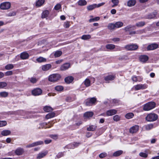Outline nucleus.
Here are the masks:
<instances>
[{
    "mask_svg": "<svg viewBox=\"0 0 159 159\" xmlns=\"http://www.w3.org/2000/svg\"><path fill=\"white\" fill-rule=\"evenodd\" d=\"M61 76L58 74H53L50 75L48 80L51 82H56L60 80Z\"/></svg>",
    "mask_w": 159,
    "mask_h": 159,
    "instance_id": "obj_1",
    "label": "nucleus"
},
{
    "mask_svg": "<svg viewBox=\"0 0 159 159\" xmlns=\"http://www.w3.org/2000/svg\"><path fill=\"white\" fill-rule=\"evenodd\" d=\"M36 61L39 63H41L46 61V59L42 57H39L37 58Z\"/></svg>",
    "mask_w": 159,
    "mask_h": 159,
    "instance_id": "obj_29",
    "label": "nucleus"
},
{
    "mask_svg": "<svg viewBox=\"0 0 159 159\" xmlns=\"http://www.w3.org/2000/svg\"><path fill=\"white\" fill-rule=\"evenodd\" d=\"M111 2L113 3L112 7H114L117 6L119 4V1L118 0H111Z\"/></svg>",
    "mask_w": 159,
    "mask_h": 159,
    "instance_id": "obj_42",
    "label": "nucleus"
},
{
    "mask_svg": "<svg viewBox=\"0 0 159 159\" xmlns=\"http://www.w3.org/2000/svg\"><path fill=\"white\" fill-rule=\"evenodd\" d=\"M136 3V1L135 0H129L127 2V5L129 7H131L134 6Z\"/></svg>",
    "mask_w": 159,
    "mask_h": 159,
    "instance_id": "obj_21",
    "label": "nucleus"
},
{
    "mask_svg": "<svg viewBox=\"0 0 159 159\" xmlns=\"http://www.w3.org/2000/svg\"><path fill=\"white\" fill-rule=\"evenodd\" d=\"M158 117L157 115L154 113H150L146 117V119L149 121H153L157 120Z\"/></svg>",
    "mask_w": 159,
    "mask_h": 159,
    "instance_id": "obj_3",
    "label": "nucleus"
},
{
    "mask_svg": "<svg viewBox=\"0 0 159 159\" xmlns=\"http://www.w3.org/2000/svg\"><path fill=\"white\" fill-rule=\"evenodd\" d=\"M52 66L51 64H47L42 66V69L44 71H47L52 68Z\"/></svg>",
    "mask_w": 159,
    "mask_h": 159,
    "instance_id": "obj_13",
    "label": "nucleus"
},
{
    "mask_svg": "<svg viewBox=\"0 0 159 159\" xmlns=\"http://www.w3.org/2000/svg\"><path fill=\"white\" fill-rule=\"evenodd\" d=\"M45 0H38L36 3V6L39 7L42 6L44 3Z\"/></svg>",
    "mask_w": 159,
    "mask_h": 159,
    "instance_id": "obj_23",
    "label": "nucleus"
},
{
    "mask_svg": "<svg viewBox=\"0 0 159 159\" xmlns=\"http://www.w3.org/2000/svg\"><path fill=\"white\" fill-rule=\"evenodd\" d=\"M7 85V84L5 82H0V89L3 88Z\"/></svg>",
    "mask_w": 159,
    "mask_h": 159,
    "instance_id": "obj_49",
    "label": "nucleus"
},
{
    "mask_svg": "<svg viewBox=\"0 0 159 159\" xmlns=\"http://www.w3.org/2000/svg\"><path fill=\"white\" fill-rule=\"evenodd\" d=\"M135 27L134 26H132L131 25H129L127 26L125 28L124 30H125V31L126 32L129 31H130L132 27Z\"/></svg>",
    "mask_w": 159,
    "mask_h": 159,
    "instance_id": "obj_41",
    "label": "nucleus"
},
{
    "mask_svg": "<svg viewBox=\"0 0 159 159\" xmlns=\"http://www.w3.org/2000/svg\"><path fill=\"white\" fill-rule=\"evenodd\" d=\"M42 92V91L40 89L36 88L32 91V93L34 96H38L40 95Z\"/></svg>",
    "mask_w": 159,
    "mask_h": 159,
    "instance_id": "obj_8",
    "label": "nucleus"
},
{
    "mask_svg": "<svg viewBox=\"0 0 159 159\" xmlns=\"http://www.w3.org/2000/svg\"><path fill=\"white\" fill-rule=\"evenodd\" d=\"M156 106L154 102H149L144 105L143 109L144 111H149L154 108Z\"/></svg>",
    "mask_w": 159,
    "mask_h": 159,
    "instance_id": "obj_2",
    "label": "nucleus"
},
{
    "mask_svg": "<svg viewBox=\"0 0 159 159\" xmlns=\"http://www.w3.org/2000/svg\"><path fill=\"white\" fill-rule=\"evenodd\" d=\"M138 46L136 44L128 45L125 46V48L128 50H135L137 49Z\"/></svg>",
    "mask_w": 159,
    "mask_h": 159,
    "instance_id": "obj_6",
    "label": "nucleus"
},
{
    "mask_svg": "<svg viewBox=\"0 0 159 159\" xmlns=\"http://www.w3.org/2000/svg\"><path fill=\"white\" fill-rule=\"evenodd\" d=\"M135 90H138L140 89H144L147 88V84H138L134 86Z\"/></svg>",
    "mask_w": 159,
    "mask_h": 159,
    "instance_id": "obj_7",
    "label": "nucleus"
},
{
    "mask_svg": "<svg viewBox=\"0 0 159 159\" xmlns=\"http://www.w3.org/2000/svg\"><path fill=\"white\" fill-rule=\"evenodd\" d=\"M24 152V150L23 148H19L15 150V153L16 155L20 156L22 155Z\"/></svg>",
    "mask_w": 159,
    "mask_h": 159,
    "instance_id": "obj_14",
    "label": "nucleus"
},
{
    "mask_svg": "<svg viewBox=\"0 0 159 159\" xmlns=\"http://www.w3.org/2000/svg\"><path fill=\"white\" fill-rule=\"evenodd\" d=\"M116 28H119L121 27L123 25V23L121 21L117 22L115 24Z\"/></svg>",
    "mask_w": 159,
    "mask_h": 159,
    "instance_id": "obj_26",
    "label": "nucleus"
},
{
    "mask_svg": "<svg viewBox=\"0 0 159 159\" xmlns=\"http://www.w3.org/2000/svg\"><path fill=\"white\" fill-rule=\"evenodd\" d=\"M0 95L2 97H6L8 95V93L6 92H2L0 93Z\"/></svg>",
    "mask_w": 159,
    "mask_h": 159,
    "instance_id": "obj_43",
    "label": "nucleus"
},
{
    "mask_svg": "<svg viewBox=\"0 0 159 159\" xmlns=\"http://www.w3.org/2000/svg\"><path fill=\"white\" fill-rule=\"evenodd\" d=\"M123 151L122 150H118L114 152L113 156L114 157H118L123 153Z\"/></svg>",
    "mask_w": 159,
    "mask_h": 159,
    "instance_id": "obj_24",
    "label": "nucleus"
},
{
    "mask_svg": "<svg viewBox=\"0 0 159 159\" xmlns=\"http://www.w3.org/2000/svg\"><path fill=\"white\" fill-rule=\"evenodd\" d=\"M70 67V64L69 63H66L62 65L60 67L61 70H65Z\"/></svg>",
    "mask_w": 159,
    "mask_h": 159,
    "instance_id": "obj_11",
    "label": "nucleus"
},
{
    "mask_svg": "<svg viewBox=\"0 0 159 159\" xmlns=\"http://www.w3.org/2000/svg\"><path fill=\"white\" fill-rule=\"evenodd\" d=\"M44 110L47 112L52 111L53 110L52 108L50 106H45L43 108Z\"/></svg>",
    "mask_w": 159,
    "mask_h": 159,
    "instance_id": "obj_32",
    "label": "nucleus"
},
{
    "mask_svg": "<svg viewBox=\"0 0 159 159\" xmlns=\"http://www.w3.org/2000/svg\"><path fill=\"white\" fill-rule=\"evenodd\" d=\"M61 7V5L60 4H57L54 7V9L55 10H59Z\"/></svg>",
    "mask_w": 159,
    "mask_h": 159,
    "instance_id": "obj_58",
    "label": "nucleus"
},
{
    "mask_svg": "<svg viewBox=\"0 0 159 159\" xmlns=\"http://www.w3.org/2000/svg\"><path fill=\"white\" fill-rule=\"evenodd\" d=\"M11 6V3L9 2H6L0 4V8L2 10H7L9 9Z\"/></svg>",
    "mask_w": 159,
    "mask_h": 159,
    "instance_id": "obj_5",
    "label": "nucleus"
},
{
    "mask_svg": "<svg viewBox=\"0 0 159 159\" xmlns=\"http://www.w3.org/2000/svg\"><path fill=\"white\" fill-rule=\"evenodd\" d=\"M48 152L47 151L39 153L37 155V158L40 159L45 156L48 153Z\"/></svg>",
    "mask_w": 159,
    "mask_h": 159,
    "instance_id": "obj_19",
    "label": "nucleus"
},
{
    "mask_svg": "<svg viewBox=\"0 0 159 159\" xmlns=\"http://www.w3.org/2000/svg\"><path fill=\"white\" fill-rule=\"evenodd\" d=\"M117 113V111L115 109H111L107 111L106 112V115L107 116H112Z\"/></svg>",
    "mask_w": 159,
    "mask_h": 159,
    "instance_id": "obj_12",
    "label": "nucleus"
},
{
    "mask_svg": "<svg viewBox=\"0 0 159 159\" xmlns=\"http://www.w3.org/2000/svg\"><path fill=\"white\" fill-rule=\"evenodd\" d=\"M7 124V122L6 121L0 120V127H3L6 125Z\"/></svg>",
    "mask_w": 159,
    "mask_h": 159,
    "instance_id": "obj_51",
    "label": "nucleus"
},
{
    "mask_svg": "<svg viewBox=\"0 0 159 159\" xmlns=\"http://www.w3.org/2000/svg\"><path fill=\"white\" fill-rule=\"evenodd\" d=\"M91 38L90 35H84L81 37V39L84 40H87Z\"/></svg>",
    "mask_w": 159,
    "mask_h": 159,
    "instance_id": "obj_39",
    "label": "nucleus"
},
{
    "mask_svg": "<svg viewBox=\"0 0 159 159\" xmlns=\"http://www.w3.org/2000/svg\"><path fill=\"white\" fill-rule=\"evenodd\" d=\"M115 46L112 44H109L106 45V48L107 49L112 50L115 48Z\"/></svg>",
    "mask_w": 159,
    "mask_h": 159,
    "instance_id": "obj_37",
    "label": "nucleus"
},
{
    "mask_svg": "<svg viewBox=\"0 0 159 159\" xmlns=\"http://www.w3.org/2000/svg\"><path fill=\"white\" fill-rule=\"evenodd\" d=\"M120 117L118 115H116L113 117V120L116 121H118L120 120Z\"/></svg>",
    "mask_w": 159,
    "mask_h": 159,
    "instance_id": "obj_46",
    "label": "nucleus"
},
{
    "mask_svg": "<svg viewBox=\"0 0 159 159\" xmlns=\"http://www.w3.org/2000/svg\"><path fill=\"white\" fill-rule=\"evenodd\" d=\"M13 72L12 71H8L5 72V74L6 76H9L12 75Z\"/></svg>",
    "mask_w": 159,
    "mask_h": 159,
    "instance_id": "obj_57",
    "label": "nucleus"
},
{
    "mask_svg": "<svg viewBox=\"0 0 159 159\" xmlns=\"http://www.w3.org/2000/svg\"><path fill=\"white\" fill-rule=\"evenodd\" d=\"M30 80L31 83L34 84L36 83L38 80L35 78L32 77Z\"/></svg>",
    "mask_w": 159,
    "mask_h": 159,
    "instance_id": "obj_53",
    "label": "nucleus"
},
{
    "mask_svg": "<svg viewBox=\"0 0 159 159\" xmlns=\"http://www.w3.org/2000/svg\"><path fill=\"white\" fill-rule=\"evenodd\" d=\"M62 54V52L60 51H56L54 53V56L56 57H57L60 56Z\"/></svg>",
    "mask_w": 159,
    "mask_h": 159,
    "instance_id": "obj_38",
    "label": "nucleus"
},
{
    "mask_svg": "<svg viewBox=\"0 0 159 159\" xmlns=\"http://www.w3.org/2000/svg\"><path fill=\"white\" fill-rule=\"evenodd\" d=\"M93 114V113L92 111H87L84 114V116L85 118H89L92 117Z\"/></svg>",
    "mask_w": 159,
    "mask_h": 159,
    "instance_id": "obj_15",
    "label": "nucleus"
},
{
    "mask_svg": "<svg viewBox=\"0 0 159 159\" xmlns=\"http://www.w3.org/2000/svg\"><path fill=\"white\" fill-rule=\"evenodd\" d=\"M153 127V125L152 124H149L146 126V129L147 130H149L152 129Z\"/></svg>",
    "mask_w": 159,
    "mask_h": 159,
    "instance_id": "obj_56",
    "label": "nucleus"
},
{
    "mask_svg": "<svg viewBox=\"0 0 159 159\" xmlns=\"http://www.w3.org/2000/svg\"><path fill=\"white\" fill-rule=\"evenodd\" d=\"M157 15V12H153L148 15L147 16V18L148 19H152L154 18Z\"/></svg>",
    "mask_w": 159,
    "mask_h": 159,
    "instance_id": "obj_20",
    "label": "nucleus"
},
{
    "mask_svg": "<svg viewBox=\"0 0 159 159\" xmlns=\"http://www.w3.org/2000/svg\"><path fill=\"white\" fill-rule=\"evenodd\" d=\"M140 61L143 63L145 62L148 59V57L146 55H142L139 57Z\"/></svg>",
    "mask_w": 159,
    "mask_h": 159,
    "instance_id": "obj_16",
    "label": "nucleus"
},
{
    "mask_svg": "<svg viewBox=\"0 0 159 159\" xmlns=\"http://www.w3.org/2000/svg\"><path fill=\"white\" fill-rule=\"evenodd\" d=\"M78 4L80 6H84L87 4V2L85 0H80L78 2Z\"/></svg>",
    "mask_w": 159,
    "mask_h": 159,
    "instance_id": "obj_28",
    "label": "nucleus"
},
{
    "mask_svg": "<svg viewBox=\"0 0 159 159\" xmlns=\"http://www.w3.org/2000/svg\"><path fill=\"white\" fill-rule=\"evenodd\" d=\"M14 68V66L12 64H8L6 65L5 68L7 70H10Z\"/></svg>",
    "mask_w": 159,
    "mask_h": 159,
    "instance_id": "obj_35",
    "label": "nucleus"
},
{
    "mask_svg": "<svg viewBox=\"0 0 159 159\" xmlns=\"http://www.w3.org/2000/svg\"><path fill=\"white\" fill-rule=\"evenodd\" d=\"M35 146L42 144L43 143V142L42 141H39L34 143Z\"/></svg>",
    "mask_w": 159,
    "mask_h": 159,
    "instance_id": "obj_54",
    "label": "nucleus"
},
{
    "mask_svg": "<svg viewBox=\"0 0 159 159\" xmlns=\"http://www.w3.org/2000/svg\"><path fill=\"white\" fill-rule=\"evenodd\" d=\"M139 127L138 125H134L131 127L129 129V132L131 133H136L139 129Z\"/></svg>",
    "mask_w": 159,
    "mask_h": 159,
    "instance_id": "obj_10",
    "label": "nucleus"
},
{
    "mask_svg": "<svg viewBox=\"0 0 159 159\" xmlns=\"http://www.w3.org/2000/svg\"><path fill=\"white\" fill-rule=\"evenodd\" d=\"M97 101L95 98L93 97L88 99L85 101V105L87 106H91L94 104Z\"/></svg>",
    "mask_w": 159,
    "mask_h": 159,
    "instance_id": "obj_4",
    "label": "nucleus"
},
{
    "mask_svg": "<svg viewBox=\"0 0 159 159\" xmlns=\"http://www.w3.org/2000/svg\"><path fill=\"white\" fill-rule=\"evenodd\" d=\"M145 25V22L144 21H141L137 23L136 24V26L137 27H142Z\"/></svg>",
    "mask_w": 159,
    "mask_h": 159,
    "instance_id": "obj_40",
    "label": "nucleus"
},
{
    "mask_svg": "<svg viewBox=\"0 0 159 159\" xmlns=\"http://www.w3.org/2000/svg\"><path fill=\"white\" fill-rule=\"evenodd\" d=\"M158 45L156 43L148 45L147 48L148 50H153L158 48Z\"/></svg>",
    "mask_w": 159,
    "mask_h": 159,
    "instance_id": "obj_9",
    "label": "nucleus"
},
{
    "mask_svg": "<svg viewBox=\"0 0 159 159\" xmlns=\"http://www.w3.org/2000/svg\"><path fill=\"white\" fill-rule=\"evenodd\" d=\"M11 131L9 130H4L1 132V134L3 136H7L11 134Z\"/></svg>",
    "mask_w": 159,
    "mask_h": 159,
    "instance_id": "obj_30",
    "label": "nucleus"
},
{
    "mask_svg": "<svg viewBox=\"0 0 159 159\" xmlns=\"http://www.w3.org/2000/svg\"><path fill=\"white\" fill-rule=\"evenodd\" d=\"M96 4H94L93 5H90L88 6L87 7V9L88 11H91L96 8Z\"/></svg>",
    "mask_w": 159,
    "mask_h": 159,
    "instance_id": "obj_25",
    "label": "nucleus"
},
{
    "mask_svg": "<svg viewBox=\"0 0 159 159\" xmlns=\"http://www.w3.org/2000/svg\"><path fill=\"white\" fill-rule=\"evenodd\" d=\"M84 84L86 87H89L90 85V81L89 79H86L84 81Z\"/></svg>",
    "mask_w": 159,
    "mask_h": 159,
    "instance_id": "obj_44",
    "label": "nucleus"
},
{
    "mask_svg": "<svg viewBox=\"0 0 159 159\" xmlns=\"http://www.w3.org/2000/svg\"><path fill=\"white\" fill-rule=\"evenodd\" d=\"M139 155L141 157L144 158H146L148 157V154L147 153L144 152H140Z\"/></svg>",
    "mask_w": 159,
    "mask_h": 159,
    "instance_id": "obj_55",
    "label": "nucleus"
},
{
    "mask_svg": "<svg viewBox=\"0 0 159 159\" xmlns=\"http://www.w3.org/2000/svg\"><path fill=\"white\" fill-rule=\"evenodd\" d=\"M81 143L80 142H74L73 143L72 145L74 147H77Z\"/></svg>",
    "mask_w": 159,
    "mask_h": 159,
    "instance_id": "obj_59",
    "label": "nucleus"
},
{
    "mask_svg": "<svg viewBox=\"0 0 159 159\" xmlns=\"http://www.w3.org/2000/svg\"><path fill=\"white\" fill-rule=\"evenodd\" d=\"M63 153L59 152L57 155L56 156L58 158H59L63 156Z\"/></svg>",
    "mask_w": 159,
    "mask_h": 159,
    "instance_id": "obj_60",
    "label": "nucleus"
},
{
    "mask_svg": "<svg viewBox=\"0 0 159 159\" xmlns=\"http://www.w3.org/2000/svg\"><path fill=\"white\" fill-rule=\"evenodd\" d=\"M51 138H53L55 139H57V135L56 134L51 135L50 136Z\"/></svg>",
    "mask_w": 159,
    "mask_h": 159,
    "instance_id": "obj_63",
    "label": "nucleus"
},
{
    "mask_svg": "<svg viewBox=\"0 0 159 159\" xmlns=\"http://www.w3.org/2000/svg\"><path fill=\"white\" fill-rule=\"evenodd\" d=\"M29 57V54L26 52H23L21 53L20 57L22 59H28Z\"/></svg>",
    "mask_w": 159,
    "mask_h": 159,
    "instance_id": "obj_17",
    "label": "nucleus"
},
{
    "mask_svg": "<svg viewBox=\"0 0 159 159\" xmlns=\"http://www.w3.org/2000/svg\"><path fill=\"white\" fill-rule=\"evenodd\" d=\"M132 80L134 82H137L138 81L137 77V76H134L132 77Z\"/></svg>",
    "mask_w": 159,
    "mask_h": 159,
    "instance_id": "obj_64",
    "label": "nucleus"
},
{
    "mask_svg": "<svg viewBox=\"0 0 159 159\" xmlns=\"http://www.w3.org/2000/svg\"><path fill=\"white\" fill-rule=\"evenodd\" d=\"M107 153L104 152L102 153L101 154H100L99 155V157L100 158H103L105 157H106L107 156Z\"/></svg>",
    "mask_w": 159,
    "mask_h": 159,
    "instance_id": "obj_52",
    "label": "nucleus"
},
{
    "mask_svg": "<svg viewBox=\"0 0 159 159\" xmlns=\"http://www.w3.org/2000/svg\"><path fill=\"white\" fill-rule=\"evenodd\" d=\"M64 27L66 28H68L70 26L69 22H66L64 23Z\"/></svg>",
    "mask_w": 159,
    "mask_h": 159,
    "instance_id": "obj_61",
    "label": "nucleus"
},
{
    "mask_svg": "<svg viewBox=\"0 0 159 159\" xmlns=\"http://www.w3.org/2000/svg\"><path fill=\"white\" fill-rule=\"evenodd\" d=\"M134 116V114L132 113H127L125 116V117L128 119L132 118Z\"/></svg>",
    "mask_w": 159,
    "mask_h": 159,
    "instance_id": "obj_36",
    "label": "nucleus"
},
{
    "mask_svg": "<svg viewBox=\"0 0 159 159\" xmlns=\"http://www.w3.org/2000/svg\"><path fill=\"white\" fill-rule=\"evenodd\" d=\"M119 60L120 61L126 60L129 59L127 56H123L122 57H119L118 58Z\"/></svg>",
    "mask_w": 159,
    "mask_h": 159,
    "instance_id": "obj_47",
    "label": "nucleus"
},
{
    "mask_svg": "<svg viewBox=\"0 0 159 159\" xmlns=\"http://www.w3.org/2000/svg\"><path fill=\"white\" fill-rule=\"evenodd\" d=\"M97 128V126L94 125H91L90 126L87 128L88 131H93L95 130Z\"/></svg>",
    "mask_w": 159,
    "mask_h": 159,
    "instance_id": "obj_33",
    "label": "nucleus"
},
{
    "mask_svg": "<svg viewBox=\"0 0 159 159\" xmlns=\"http://www.w3.org/2000/svg\"><path fill=\"white\" fill-rule=\"evenodd\" d=\"M56 90L58 91H61L63 90V87L61 86H57L55 87Z\"/></svg>",
    "mask_w": 159,
    "mask_h": 159,
    "instance_id": "obj_45",
    "label": "nucleus"
},
{
    "mask_svg": "<svg viewBox=\"0 0 159 159\" xmlns=\"http://www.w3.org/2000/svg\"><path fill=\"white\" fill-rule=\"evenodd\" d=\"M55 115V114L54 112H51L47 114L46 116V118L48 119L53 117H54Z\"/></svg>",
    "mask_w": 159,
    "mask_h": 159,
    "instance_id": "obj_31",
    "label": "nucleus"
},
{
    "mask_svg": "<svg viewBox=\"0 0 159 159\" xmlns=\"http://www.w3.org/2000/svg\"><path fill=\"white\" fill-rule=\"evenodd\" d=\"M115 76L113 75H109L105 77L104 80L106 81L112 80L115 78Z\"/></svg>",
    "mask_w": 159,
    "mask_h": 159,
    "instance_id": "obj_22",
    "label": "nucleus"
},
{
    "mask_svg": "<svg viewBox=\"0 0 159 159\" xmlns=\"http://www.w3.org/2000/svg\"><path fill=\"white\" fill-rule=\"evenodd\" d=\"M49 11L48 10H45L43 12L42 16V18H44L48 16Z\"/></svg>",
    "mask_w": 159,
    "mask_h": 159,
    "instance_id": "obj_34",
    "label": "nucleus"
},
{
    "mask_svg": "<svg viewBox=\"0 0 159 159\" xmlns=\"http://www.w3.org/2000/svg\"><path fill=\"white\" fill-rule=\"evenodd\" d=\"M100 17H96L94 18L90 19H89V22H92L94 21H97L99 20Z\"/></svg>",
    "mask_w": 159,
    "mask_h": 159,
    "instance_id": "obj_48",
    "label": "nucleus"
},
{
    "mask_svg": "<svg viewBox=\"0 0 159 159\" xmlns=\"http://www.w3.org/2000/svg\"><path fill=\"white\" fill-rule=\"evenodd\" d=\"M34 146H34V143H33L32 144H30L27 145L26 146V147L27 148H31V147H34Z\"/></svg>",
    "mask_w": 159,
    "mask_h": 159,
    "instance_id": "obj_62",
    "label": "nucleus"
},
{
    "mask_svg": "<svg viewBox=\"0 0 159 159\" xmlns=\"http://www.w3.org/2000/svg\"><path fill=\"white\" fill-rule=\"evenodd\" d=\"M74 80V78L72 76H69L65 79V81L67 84L71 83Z\"/></svg>",
    "mask_w": 159,
    "mask_h": 159,
    "instance_id": "obj_18",
    "label": "nucleus"
},
{
    "mask_svg": "<svg viewBox=\"0 0 159 159\" xmlns=\"http://www.w3.org/2000/svg\"><path fill=\"white\" fill-rule=\"evenodd\" d=\"M16 12L15 11H12L9 12L7 14V16H16Z\"/></svg>",
    "mask_w": 159,
    "mask_h": 159,
    "instance_id": "obj_50",
    "label": "nucleus"
},
{
    "mask_svg": "<svg viewBox=\"0 0 159 159\" xmlns=\"http://www.w3.org/2000/svg\"><path fill=\"white\" fill-rule=\"evenodd\" d=\"M115 24L110 23L107 26V28L109 30H113L116 28Z\"/></svg>",
    "mask_w": 159,
    "mask_h": 159,
    "instance_id": "obj_27",
    "label": "nucleus"
}]
</instances>
